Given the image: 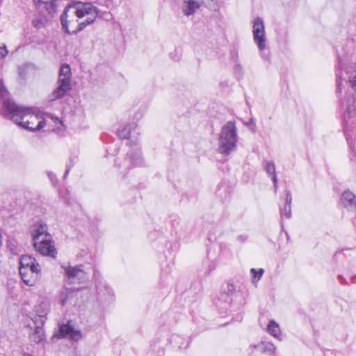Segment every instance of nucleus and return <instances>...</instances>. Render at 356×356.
<instances>
[{
    "instance_id": "obj_13",
    "label": "nucleus",
    "mask_w": 356,
    "mask_h": 356,
    "mask_svg": "<svg viewBox=\"0 0 356 356\" xmlns=\"http://www.w3.org/2000/svg\"><path fill=\"white\" fill-rule=\"evenodd\" d=\"M30 233L33 242H37L43 238H50V234L47 232V225L42 221L35 222L30 228Z\"/></svg>"
},
{
    "instance_id": "obj_9",
    "label": "nucleus",
    "mask_w": 356,
    "mask_h": 356,
    "mask_svg": "<svg viewBox=\"0 0 356 356\" xmlns=\"http://www.w3.org/2000/svg\"><path fill=\"white\" fill-rule=\"evenodd\" d=\"M138 134V126L134 122L129 124L118 131V136L122 139H128L127 144L130 146L137 145Z\"/></svg>"
},
{
    "instance_id": "obj_21",
    "label": "nucleus",
    "mask_w": 356,
    "mask_h": 356,
    "mask_svg": "<svg viewBox=\"0 0 356 356\" xmlns=\"http://www.w3.org/2000/svg\"><path fill=\"white\" fill-rule=\"evenodd\" d=\"M8 96L9 92L4 85L2 78L0 77V113L1 114L4 112L6 104L7 101H8Z\"/></svg>"
},
{
    "instance_id": "obj_37",
    "label": "nucleus",
    "mask_w": 356,
    "mask_h": 356,
    "mask_svg": "<svg viewBox=\"0 0 356 356\" xmlns=\"http://www.w3.org/2000/svg\"><path fill=\"white\" fill-rule=\"evenodd\" d=\"M338 278L341 284H346V280L341 275H339Z\"/></svg>"
},
{
    "instance_id": "obj_12",
    "label": "nucleus",
    "mask_w": 356,
    "mask_h": 356,
    "mask_svg": "<svg viewBox=\"0 0 356 356\" xmlns=\"http://www.w3.org/2000/svg\"><path fill=\"white\" fill-rule=\"evenodd\" d=\"M34 314L31 317L33 324L44 325L47 320L46 316L49 312L48 303L43 302L36 305L34 309Z\"/></svg>"
},
{
    "instance_id": "obj_43",
    "label": "nucleus",
    "mask_w": 356,
    "mask_h": 356,
    "mask_svg": "<svg viewBox=\"0 0 356 356\" xmlns=\"http://www.w3.org/2000/svg\"><path fill=\"white\" fill-rule=\"evenodd\" d=\"M11 252H13V253H15V254H17V252L14 251V248H12V249H11Z\"/></svg>"
},
{
    "instance_id": "obj_7",
    "label": "nucleus",
    "mask_w": 356,
    "mask_h": 356,
    "mask_svg": "<svg viewBox=\"0 0 356 356\" xmlns=\"http://www.w3.org/2000/svg\"><path fill=\"white\" fill-rule=\"evenodd\" d=\"M252 29L254 42L257 44L261 56L267 59L268 55L264 51L266 47L265 27L261 17H258L254 19Z\"/></svg>"
},
{
    "instance_id": "obj_31",
    "label": "nucleus",
    "mask_w": 356,
    "mask_h": 356,
    "mask_svg": "<svg viewBox=\"0 0 356 356\" xmlns=\"http://www.w3.org/2000/svg\"><path fill=\"white\" fill-rule=\"evenodd\" d=\"M264 270L262 268H260L258 271H257L254 268L251 269V273L253 274L254 278H257V280H260L261 277Z\"/></svg>"
},
{
    "instance_id": "obj_23",
    "label": "nucleus",
    "mask_w": 356,
    "mask_h": 356,
    "mask_svg": "<svg viewBox=\"0 0 356 356\" xmlns=\"http://www.w3.org/2000/svg\"><path fill=\"white\" fill-rule=\"evenodd\" d=\"M264 167L265 168V170L266 173L272 176V180L274 184L275 191H277V179L275 174V165L274 162L270 161H265L264 162Z\"/></svg>"
},
{
    "instance_id": "obj_4",
    "label": "nucleus",
    "mask_w": 356,
    "mask_h": 356,
    "mask_svg": "<svg viewBox=\"0 0 356 356\" xmlns=\"http://www.w3.org/2000/svg\"><path fill=\"white\" fill-rule=\"evenodd\" d=\"M347 113L344 115L343 129L349 148L356 152L355 132L353 128L356 124V99H348L346 102Z\"/></svg>"
},
{
    "instance_id": "obj_30",
    "label": "nucleus",
    "mask_w": 356,
    "mask_h": 356,
    "mask_svg": "<svg viewBox=\"0 0 356 356\" xmlns=\"http://www.w3.org/2000/svg\"><path fill=\"white\" fill-rule=\"evenodd\" d=\"M33 26L36 28L37 29H40L41 28L44 27V23L43 20L36 18L34 19L32 22Z\"/></svg>"
},
{
    "instance_id": "obj_16",
    "label": "nucleus",
    "mask_w": 356,
    "mask_h": 356,
    "mask_svg": "<svg viewBox=\"0 0 356 356\" xmlns=\"http://www.w3.org/2000/svg\"><path fill=\"white\" fill-rule=\"evenodd\" d=\"M27 117L31 119V121L28 122V125L30 128H24V129L35 132L44 127L46 124L45 120L40 114L33 111V114L28 115Z\"/></svg>"
},
{
    "instance_id": "obj_27",
    "label": "nucleus",
    "mask_w": 356,
    "mask_h": 356,
    "mask_svg": "<svg viewBox=\"0 0 356 356\" xmlns=\"http://www.w3.org/2000/svg\"><path fill=\"white\" fill-rule=\"evenodd\" d=\"M276 347L272 342L262 343V352L267 353L269 355H273L275 353Z\"/></svg>"
},
{
    "instance_id": "obj_5",
    "label": "nucleus",
    "mask_w": 356,
    "mask_h": 356,
    "mask_svg": "<svg viewBox=\"0 0 356 356\" xmlns=\"http://www.w3.org/2000/svg\"><path fill=\"white\" fill-rule=\"evenodd\" d=\"M72 72L68 64H63L59 70L57 87L49 95V100L51 102L63 98L72 90Z\"/></svg>"
},
{
    "instance_id": "obj_42",
    "label": "nucleus",
    "mask_w": 356,
    "mask_h": 356,
    "mask_svg": "<svg viewBox=\"0 0 356 356\" xmlns=\"http://www.w3.org/2000/svg\"><path fill=\"white\" fill-rule=\"evenodd\" d=\"M11 252H13V253H15V254H17V252L14 251V248H12V249H11Z\"/></svg>"
},
{
    "instance_id": "obj_33",
    "label": "nucleus",
    "mask_w": 356,
    "mask_h": 356,
    "mask_svg": "<svg viewBox=\"0 0 356 356\" xmlns=\"http://www.w3.org/2000/svg\"><path fill=\"white\" fill-rule=\"evenodd\" d=\"M234 72L238 74V76H241L243 69L242 67L240 65H236L234 67Z\"/></svg>"
},
{
    "instance_id": "obj_19",
    "label": "nucleus",
    "mask_w": 356,
    "mask_h": 356,
    "mask_svg": "<svg viewBox=\"0 0 356 356\" xmlns=\"http://www.w3.org/2000/svg\"><path fill=\"white\" fill-rule=\"evenodd\" d=\"M200 7V4L198 1L195 0L184 1L181 10L183 13L186 16H189L195 13V12Z\"/></svg>"
},
{
    "instance_id": "obj_22",
    "label": "nucleus",
    "mask_w": 356,
    "mask_h": 356,
    "mask_svg": "<svg viewBox=\"0 0 356 356\" xmlns=\"http://www.w3.org/2000/svg\"><path fill=\"white\" fill-rule=\"evenodd\" d=\"M35 330L30 334L29 339L31 341L36 343H40L44 340V332L43 325H34Z\"/></svg>"
},
{
    "instance_id": "obj_18",
    "label": "nucleus",
    "mask_w": 356,
    "mask_h": 356,
    "mask_svg": "<svg viewBox=\"0 0 356 356\" xmlns=\"http://www.w3.org/2000/svg\"><path fill=\"white\" fill-rule=\"evenodd\" d=\"M78 294L77 291H74L72 289H65L61 293L60 300L63 306L67 304L72 305L75 304V298Z\"/></svg>"
},
{
    "instance_id": "obj_32",
    "label": "nucleus",
    "mask_w": 356,
    "mask_h": 356,
    "mask_svg": "<svg viewBox=\"0 0 356 356\" xmlns=\"http://www.w3.org/2000/svg\"><path fill=\"white\" fill-rule=\"evenodd\" d=\"M291 202H292L291 193L289 191H287L286 193V198H285V203H284V204L291 206Z\"/></svg>"
},
{
    "instance_id": "obj_10",
    "label": "nucleus",
    "mask_w": 356,
    "mask_h": 356,
    "mask_svg": "<svg viewBox=\"0 0 356 356\" xmlns=\"http://www.w3.org/2000/svg\"><path fill=\"white\" fill-rule=\"evenodd\" d=\"M236 292V288L233 284L228 283L223 292L220 294L216 304L219 309H227V307L232 302L234 295Z\"/></svg>"
},
{
    "instance_id": "obj_8",
    "label": "nucleus",
    "mask_w": 356,
    "mask_h": 356,
    "mask_svg": "<svg viewBox=\"0 0 356 356\" xmlns=\"http://www.w3.org/2000/svg\"><path fill=\"white\" fill-rule=\"evenodd\" d=\"M33 245L37 252L44 256H48L53 258L56 257V250L54 247V242L51 236L48 238H43L37 242H33Z\"/></svg>"
},
{
    "instance_id": "obj_17",
    "label": "nucleus",
    "mask_w": 356,
    "mask_h": 356,
    "mask_svg": "<svg viewBox=\"0 0 356 356\" xmlns=\"http://www.w3.org/2000/svg\"><path fill=\"white\" fill-rule=\"evenodd\" d=\"M342 204L348 210L355 212L354 224L356 225V196L350 191H344L341 195Z\"/></svg>"
},
{
    "instance_id": "obj_25",
    "label": "nucleus",
    "mask_w": 356,
    "mask_h": 356,
    "mask_svg": "<svg viewBox=\"0 0 356 356\" xmlns=\"http://www.w3.org/2000/svg\"><path fill=\"white\" fill-rule=\"evenodd\" d=\"M346 73L350 86L356 92V68H348Z\"/></svg>"
},
{
    "instance_id": "obj_15",
    "label": "nucleus",
    "mask_w": 356,
    "mask_h": 356,
    "mask_svg": "<svg viewBox=\"0 0 356 356\" xmlns=\"http://www.w3.org/2000/svg\"><path fill=\"white\" fill-rule=\"evenodd\" d=\"M40 268H23L19 269V274L24 284L29 286H33L38 279Z\"/></svg>"
},
{
    "instance_id": "obj_41",
    "label": "nucleus",
    "mask_w": 356,
    "mask_h": 356,
    "mask_svg": "<svg viewBox=\"0 0 356 356\" xmlns=\"http://www.w3.org/2000/svg\"><path fill=\"white\" fill-rule=\"evenodd\" d=\"M24 356H32L31 355L29 354V353H24Z\"/></svg>"
},
{
    "instance_id": "obj_36",
    "label": "nucleus",
    "mask_w": 356,
    "mask_h": 356,
    "mask_svg": "<svg viewBox=\"0 0 356 356\" xmlns=\"http://www.w3.org/2000/svg\"><path fill=\"white\" fill-rule=\"evenodd\" d=\"M48 177L52 183L54 182L56 179V176L53 172H48Z\"/></svg>"
},
{
    "instance_id": "obj_34",
    "label": "nucleus",
    "mask_w": 356,
    "mask_h": 356,
    "mask_svg": "<svg viewBox=\"0 0 356 356\" xmlns=\"http://www.w3.org/2000/svg\"><path fill=\"white\" fill-rule=\"evenodd\" d=\"M8 51L6 49V47H4L3 48L0 47V54L1 58H4L8 54Z\"/></svg>"
},
{
    "instance_id": "obj_24",
    "label": "nucleus",
    "mask_w": 356,
    "mask_h": 356,
    "mask_svg": "<svg viewBox=\"0 0 356 356\" xmlns=\"http://www.w3.org/2000/svg\"><path fill=\"white\" fill-rule=\"evenodd\" d=\"M266 331L279 341L282 340V333L279 324L274 320H270L267 325Z\"/></svg>"
},
{
    "instance_id": "obj_26",
    "label": "nucleus",
    "mask_w": 356,
    "mask_h": 356,
    "mask_svg": "<svg viewBox=\"0 0 356 356\" xmlns=\"http://www.w3.org/2000/svg\"><path fill=\"white\" fill-rule=\"evenodd\" d=\"M343 74L341 72L339 74H337V93L338 97H339L340 101H341V104H343V101L342 99L343 96Z\"/></svg>"
},
{
    "instance_id": "obj_1",
    "label": "nucleus",
    "mask_w": 356,
    "mask_h": 356,
    "mask_svg": "<svg viewBox=\"0 0 356 356\" xmlns=\"http://www.w3.org/2000/svg\"><path fill=\"white\" fill-rule=\"evenodd\" d=\"M98 16V9L90 3L77 2L66 7L60 17L62 29L67 35H76L92 24Z\"/></svg>"
},
{
    "instance_id": "obj_40",
    "label": "nucleus",
    "mask_w": 356,
    "mask_h": 356,
    "mask_svg": "<svg viewBox=\"0 0 356 356\" xmlns=\"http://www.w3.org/2000/svg\"><path fill=\"white\" fill-rule=\"evenodd\" d=\"M65 203H66L67 204H70L71 202H70V200H65Z\"/></svg>"
},
{
    "instance_id": "obj_6",
    "label": "nucleus",
    "mask_w": 356,
    "mask_h": 356,
    "mask_svg": "<svg viewBox=\"0 0 356 356\" xmlns=\"http://www.w3.org/2000/svg\"><path fill=\"white\" fill-rule=\"evenodd\" d=\"M142 161L140 150L138 148H133L127 152L126 156L122 159L118 158L115 164L122 173H125L132 168L140 166Z\"/></svg>"
},
{
    "instance_id": "obj_35",
    "label": "nucleus",
    "mask_w": 356,
    "mask_h": 356,
    "mask_svg": "<svg viewBox=\"0 0 356 356\" xmlns=\"http://www.w3.org/2000/svg\"><path fill=\"white\" fill-rule=\"evenodd\" d=\"M238 241L240 242H245L248 239V236L246 234L239 235L237 238Z\"/></svg>"
},
{
    "instance_id": "obj_3",
    "label": "nucleus",
    "mask_w": 356,
    "mask_h": 356,
    "mask_svg": "<svg viewBox=\"0 0 356 356\" xmlns=\"http://www.w3.org/2000/svg\"><path fill=\"white\" fill-rule=\"evenodd\" d=\"M33 111L32 108L19 106L8 99L3 115L10 118L14 123L24 129L30 128L28 122L31 119L27 116L33 114Z\"/></svg>"
},
{
    "instance_id": "obj_44",
    "label": "nucleus",
    "mask_w": 356,
    "mask_h": 356,
    "mask_svg": "<svg viewBox=\"0 0 356 356\" xmlns=\"http://www.w3.org/2000/svg\"><path fill=\"white\" fill-rule=\"evenodd\" d=\"M252 121H253V120H252V119H250V123H252Z\"/></svg>"
},
{
    "instance_id": "obj_29",
    "label": "nucleus",
    "mask_w": 356,
    "mask_h": 356,
    "mask_svg": "<svg viewBox=\"0 0 356 356\" xmlns=\"http://www.w3.org/2000/svg\"><path fill=\"white\" fill-rule=\"evenodd\" d=\"M172 340L175 343L177 342V343H179V341H181L180 344H179V348H186L188 346V343L186 345H184V339L178 335L172 336Z\"/></svg>"
},
{
    "instance_id": "obj_38",
    "label": "nucleus",
    "mask_w": 356,
    "mask_h": 356,
    "mask_svg": "<svg viewBox=\"0 0 356 356\" xmlns=\"http://www.w3.org/2000/svg\"><path fill=\"white\" fill-rule=\"evenodd\" d=\"M70 168H67L65 172L64 178L67 176V173L69 172Z\"/></svg>"
},
{
    "instance_id": "obj_11",
    "label": "nucleus",
    "mask_w": 356,
    "mask_h": 356,
    "mask_svg": "<svg viewBox=\"0 0 356 356\" xmlns=\"http://www.w3.org/2000/svg\"><path fill=\"white\" fill-rule=\"evenodd\" d=\"M57 337L58 338L67 337L74 341H78L82 338V334L81 330H75L67 323L60 326Z\"/></svg>"
},
{
    "instance_id": "obj_28",
    "label": "nucleus",
    "mask_w": 356,
    "mask_h": 356,
    "mask_svg": "<svg viewBox=\"0 0 356 356\" xmlns=\"http://www.w3.org/2000/svg\"><path fill=\"white\" fill-rule=\"evenodd\" d=\"M281 218L289 219L291 216V206L284 204L283 208L280 209Z\"/></svg>"
},
{
    "instance_id": "obj_14",
    "label": "nucleus",
    "mask_w": 356,
    "mask_h": 356,
    "mask_svg": "<svg viewBox=\"0 0 356 356\" xmlns=\"http://www.w3.org/2000/svg\"><path fill=\"white\" fill-rule=\"evenodd\" d=\"M65 273L70 283L81 282L86 278V273L81 266L65 267Z\"/></svg>"
},
{
    "instance_id": "obj_2",
    "label": "nucleus",
    "mask_w": 356,
    "mask_h": 356,
    "mask_svg": "<svg viewBox=\"0 0 356 356\" xmlns=\"http://www.w3.org/2000/svg\"><path fill=\"white\" fill-rule=\"evenodd\" d=\"M237 140L238 134L235 122L229 121L222 127L219 134L218 139L219 153L228 155L234 151L236 148Z\"/></svg>"
},
{
    "instance_id": "obj_20",
    "label": "nucleus",
    "mask_w": 356,
    "mask_h": 356,
    "mask_svg": "<svg viewBox=\"0 0 356 356\" xmlns=\"http://www.w3.org/2000/svg\"><path fill=\"white\" fill-rule=\"evenodd\" d=\"M19 264V269L35 268V270H38V268H40V265L37 262L36 259L29 255L22 256Z\"/></svg>"
},
{
    "instance_id": "obj_39",
    "label": "nucleus",
    "mask_w": 356,
    "mask_h": 356,
    "mask_svg": "<svg viewBox=\"0 0 356 356\" xmlns=\"http://www.w3.org/2000/svg\"><path fill=\"white\" fill-rule=\"evenodd\" d=\"M214 268H215V266H214V264H211V265H210V270H213V269H214Z\"/></svg>"
}]
</instances>
